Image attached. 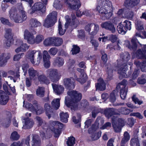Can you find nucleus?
Segmentation results:
<instances>
[{"instance_id": "f704fd0d", "label": "nucleus", "mask_w": 146, "mask_h": 146, "mask_svg": "<svg viewBox=\"0 0 146 146\" xmlns=\"http://www.w3.org/2000/svg\"><path fill=\"white\" fill-rule=\"evenodd\" d=\"M130 139V136L129 133L127 131L124 132L123 134V137L122 139L121 144H125Z\"/></svg>"}, {"instance_id": "473e14b6", "label": "nucleus", "mask_w": 146, "mask_h": 146, "mask_svg": "<svg viewBox=\"0 0 146 146\" xmlns=\"http://www.w3.org/2000/svg\"><path fill=\"white\" fill-rule=\"evenodd\" d=\"M64 63L63 59L60 57L56 58L54 60L53 64L54 66H57L59 67L62 66Z\"/></svg>"}, {"instance_id": "cd10ccee", "label": "nucleus", "mask_w": 146, "mask_h": 146, "mask_svg": "<svg viewBox=\"0 0 146 146\" xmlns=\"http://www.w3.org/2000/svg\"><path fill=\"white\" fill-rule=\"evenodd\" d=\"M52 46H59L63 43V40L60 38L58 37H52Z\"/></svg>"}, {"instance_id": "2f4dec72", "label": "nucleus", "mask_w": 146, "mask_h": 146, "mask_svg": "<svg viewBox=\"0 0 146 146\" xmlns=\"http://www.w3.org/2000/svg\"><path fill=\"white\" fill-rule=\"evenodd\" d=\"M15 45L17 46H19L21 48H24V52H25L29 48V46L26 44L23 43V42L20 40H17L16 41Z\"/></svg>"}, {"instance_id": "dca6fc26", "label": "nucleus", "mask_w": 146, "mask_h": 146, "mask_svg": "<svg viewBox=\"0 0 146 146\" xmlns=\"http://www.w3.org/2000/svg\"><path fill=\"white\" fill-rule=\"evenodd\" d=\"M5 36L7 40L6 45L8 47H9L13 41V36L11 33V30L10 29H7L5 30Z\"/></svg>"}, {"instance_id": "393cba45", "label": "nucleus", "mask_w": 146, "mask_h": 146, "mask_svg": "<svg viewBox=\"0 0 146 146\" xmlns=\"http://www.w3.org/2000/svg\"><path fill=\"white\" fill-rule=\"evenodd\" d=\"M74 77L76 80L81 84L85 83L87 78L86 75L85 73L79 75H74Z\"/></svg>"}, {"instance_id": "9b49d317", "label": "nucleus", "mask_w": 146, "mask_h": 146, "mask_svg": "<svg viewBox=\"0 0 146 146\" xmlns=\"http://www.w3.org/2000/svg\"><path fill=\"white\" fill-rule=\"evenodd\" d=\"M36 32L34 31L33 33L29 32L28 30H26L24 32V38L26 40L28 43L31 44L35 43V38L33 35L35 34Z\"/></svg>"}, {"instance_id": "72a5a7b5", "label": "nucleus", "mask_w": 146, "mask_h": 146, "mask_svg": "<svg viewBox=\"0 0 146 146\" xmlns=\"http://www.w3.org/2000/svg\"><path fill=\"white\" fill-rule=\"evenodd\" d=\"M120 57L123 61L127 62L130 58V55L127 52L122 53L120 54Z\"/></svg>"}, {"instance_id": "8fccbe9b", "label": "nucleus", "mask_w": 146, "mask_h": 146, "mask_svg": "<svg viewBox=\"0 0 146 146\" xmlns=\"http://www.w3.org/2000/svg\"><path fill=\"white\" fill-rule=\"evenodd\" d=\"M137 53V58L146 59V50H143V52L140 50H138Z\"/></svg>"}, {"instance_id": "ddd939ff", "label": "nucleus", "mask_w": 146, "mask_h": 146, "mask_svg": "<svg viewBox=\"0 0 146 146\" xmlns=\"http://www.w3.org/2000/svg\"><path fill=\"white\" fill-rule=\"evenodd\" d=\"M50 56L46 50H44L43 52V60L44 65L46 68H49L50 65V62L49 60Z\"/></svg>"}, {"instance_id": "f03ea898", "label": "nucleus", "mask_w": 146, "mask_h": 146, "mask_svg": "<svg viewBox=\"0 0 146 146\" xmlns=\"http://www.w3.org/2000/svg\"><path fill=\"white\" fill-rule=\"evenodd\" d=\"M9 15L10 19H13L15 22L17 23H22L27 18L24 10L18 11L15 7L11 8L9 11Z\"/></svg>"}, {"instance_id": "052dcab7", "label": "nucleus", "mask_w": 146, "mask_h": 146, "mask_svg": "<svg viewBox=\"0 0 146 146\" xmlns=\"http://www.w3.org/2000/svg\"><path fill=\"white\" fill-rule=\"evenodd\" d=\"M8 114L9 115V118L8 120L6 121L3 124V126L5 127H8L10 124L11 122V113L9 112H7Z\"/></svg>"}, {"instance_id": "9d476101", "label": "nucleus", "mask_w": 146, "mask_h": 146, "mask_svg": "<svg viewBox=\"0 0 146 146\" xmlns=\"http://www.w3.org/2000/svg\"><path fill=\"white\" fill-rule=\"evenodd\" d=\"M66 1L67 6L72 9L77 10L81 5L79 0H66Z\"/></svg>"}, {"instance_id": "a19ab883", "label": "nucleus", "mask_w": 146, "mask_h": 146, "mask_svg": "<svg viewBox=\"0 0 146 146\" xmlns=\"http://www.w3.org/2000/svg\"><path fill=\"white\" fill-rule=\"evenodd\" d=\"M45 89L43 87H39L36 91V95L40 97H42L44 96Z\"/></svg>"}, {"instance_id": "f3484780", "label": "nucleus", "mask_w": 146, "mask_h": 146, "mask_svg": "<svg viewBox=\"0 0 146 146\" xmlns=\"http://www.w3.org/2000/svg\"><path fill=\"white\" fill-rule=\"evenodd\" d=\"M32 8L34 11H40L42 13H44L46 11V7L41 2L35 3Z\"/></svg>"}, {"instance_id": "0e129e2a", "label": "nucleus", "mask_w": 146, "mask_h": 146, "mask_svg": "<svg viewBox=\"0 0 146 146\" xmlns=\"http://www.w3.org/2000/svg\"><path fill=\"white\" fill-rule=\"evenodd\" d=\"M93 23H91L90 24H88L86 25L85 27V30L90 34L92 31V28L93 27Z\"/></svg>"}, {"instance_id": "4468645a", "label": "nucleus", "mask_w": 146, "mask_h": 146, "mask_svg": "<svg viewBox=\"0 0 146 146\" xmlns=\"http://www.w3.org/2000/svg\"><path fill=\"white\" fill-rule=\"evenodd\" d=\"M64 84L65 88L69 89H74L75 86L74 80L71 78L64 79Z\"/></svg>"}, {"instance_id": "4d7b16f0", "label": "nucleus", "mask_w": 146, "mask_h": 146, "mask_svg": "<svg viewBox=\"0 0 146 146\" xmlns=\"http://www.w3.org/2000/svg\"><path fill=\"white\" fill-rule=\"evenodd\" d=\"M19 137V135L16 131L13 132L11 135L10 138L11 139L15 140H18Z\"/></svg>"}, {"instance_id": "58836bf2", "label": "nucleus", "mask_w": 146, "mask_h": 146, "mask_svg": "<svg viewBox=\"0 0 146 146\" xmlns=\"http://www.w3.org/2000/svg\"><path fill=\"white\" fill-rule=\"evenodd\" d=\"M117 29L119 33L122 34H125L127 31L126 29L125 28L124 26L121 25V23H119L117 26Z\"/></svg>"}, {"instance_id": "e433bc0d", "label": "nucleus", "mask_w": 146, "mask_h": 146, "mask_svg": "<svg viewBox=\"0 0 146 146\" xmlns=\"http://www.w3.org/2000/svg\"><path fill=\"white\" fill-rule=\"evenodd\" d=\"M60 120L62 122L65 123H67L68 122V118L69 116L67 113L62 112L60 113Z\"/></svg>"}, {"instance_id": "1a4fd4ad", "label": "nucleus", "mask_w": 146, "mask_h": 146, "mask_svg": "<svg viewBox=\"0 0 146 146\" xmlns=\"http://www.w3.org/2000/svg\"><path fill=\"white\" fill-rule=\"evenodd\" d=\"M47 77L49 78L53 82L59 79L58 70L54 69H49L46 72Z\"/></svg>"}, {"instance_id": "69168bd1", "label": "nucleus", "mask_w": 146, "mask_h": 146, "mask_svg": "<svg viewBox=\"0 0 146 146\" xmlns=\"http://www.w3.org/2000/svg\"><path fill=\"white\" fill-rule=\"evenodd\" d=\"M137 78V71H135L132 75L131 79L129 81V83L133 84V80H136Z\"/></svg>"}, {"instance_id": "603ef678", "label": "nucleus", "mask_w": 146, "mask_h": 146, "mask_svg": "<svg viewBox=\"0 0 146 146\" xmlns=\"http://www.w3.org/2000/svg\"><path fill=\"white\" fill-rule=\"evenodd\" d=\"M126 29L127 31V30H130L131 28V24L130 22L127 20H126L123 22V25Z\"/></svg>"}, {"instance_id": "5701e85b", "label": "nucleus", "mask_w": 146, "mask_h": 146, "mask_svg": "<svg viewBox=\"0 0 146 146\" xmlns=\"http://www.w3.org/2000/svg\"><path fill=\"white\" fill-rule=\"evenodd\" d=\"M98 83L96 84V89L100 91L104 90L106 89V85L102 79L100 78L98 80Z\"/></svg>"}, {"instance_id": "13d9d810", "label": "nucleus", "mask_w": 146, "mask_h": 146, "mask_svg": "<svg viewBox=\"0 0 146 146\" xmlns=\"http://www.w3.org/2000/svg\"><path fill=\"white\" fill-rule=\"evenodd\" d=\"M24 54L23 53L21 54H17L15 55L13 58V60L14 61H18L22 58Z\"/></svg>"}, {"instance_id": "f8f14e48", "label": "nucleus", "mask_w": 146, "mask_h": 146, "mask_svg": "<svg viewBox=\"0 0 146 146\" xmlns=\"http://www.w3.org/2000/svg\"><path fill=\"white\" fill-rule=\"evenodd\" d=\"M137 33H136L135 36L133 37L131 40V43L129 41H126L125 45L126 46L130 49L133 50L136 49L137 48Z\"/></svg>"}, {"instance_id": "bf43d9fd", "label": "nucleus", "mask_w": 146, "mask_h": 146, "mask_svg": "<svg viewBox=\"0 0 146 146\" xmlns=\"http://www.w3.org/2000/svg\"><path fill=\"white\" fill-rule=\"evenodd\" d=\"M58 51L57 49L55 47H52L50 49L48 50L49 53L53 55H55Z\"/></svg>"}, {"instance_id": "c9c22d12", "label": "nucleus", "mask_w": 146, "mask_h": 146, "mask_svg": "<svg viewBox=\"0 0 146 146\" xmlns=\"http://www.w3.org/2000/svg\"><path fill=\"white\" fill-rule=\"evenodd\" d=\"M116 111V110L113 108H110L106 110L105 111V114L106 116L109 118L112 115L117 114L115 112Z\"/></svg>"}, {"instance_id": "0eeeda50", "label": "nucleus", "mask_w": 146, "mask_h": 146, "mask_svg": "<svg viewBox=\"0 0 146 146\" xmlns=\"http://www.w3.org/2000/svg\"><path fill=\"white\" fill-rule=\"evenodd\" d=\"M30 140L29 136L25 140V144L28 146H39L41 144V141L39 136L37 135H35L33 136L31 142L29 143Z\"/></svg>"}, {"instance_id": "09e8293b", "label": "nucleus", "mask_w": 146, "mask_h": 146, "mask_svg": "<svg viewBox=\"0 0 146 146\" xmlns=\"http://www.w3.org/2000/svg\"><path fill=\"white\" fill-rule=\"evenodd\" d=\"M45 109L46 111V114L49 119L51 117V114L49 113L51 112L50 107L48 104H46L44 105Z\"/></svg>"}, {"instance_id": "a878e982", "label": "nucleus", "mask_w": 146, "mask_h": 146, "mask_svg": "<svg viewBox=\"0 0 146 146\" xmlns=\"http://www.w3.org/2000/svg\"><path fill=\"white\" fill-rule=\"evenodd\" d=\"M52 85L54 91L57 94L59 95L63 92L64 88L62 86H58L55 84H52Z\"/></svg>"}, {"instance_id": "864d4df0", "label": "nucleus", "mask_w": 146, "mask_h": 146, "mask_svg": "<svg viewBox=\"0 0 146 146\" xmlns=\"http://www.w3.org/2000/svg\"><path fill=\"white\" fill-rule=\"evenodd\" d=\"M52 37L47 38L44 41V44L46 46H48L52 45Z\"/></svg>"}, {"instance_id": "ea45409f", "label": "nucleus", "mask_w": 146, "mask_h": 146, "mask_svg": "<svg viewBox=\"0 0 146 146\" xmlns=\"http://www.w3.org/2000/svg\"><path fill=\"white\" fill-rule=\"evenodd\" d=\"M60 99L57 98L55 100H54L51 103L52 106L54 109L56 110L58 109L60 105Z\"/></svg>"}, {"instance_id": "20e7f679", "label": "nucleus", "mask_w": 146, "mask_h": 146, "mask_svg": "<svg viewBox=\"0 0 146 146\" xmlns=\"http://www.w3.org/2000/svg\"><path fill=\"white\" fill-rule=\"evenodd\" d=\"M57 16V13L56 11L52 12L47 16L45 20L44 26L47 28L53 26L56 22Z\"/></svg>"}, {"instance_id": "423d86ee", "label": "nucleus", "mask_w": 146, "mask_h": 146, "mask_svg": "<svg viewBox=\"0 0 146 146\" xmlns=\"http://www.w3.org/2000/svg\"><path fill=\"white\" fill-rule=\"evenodd\" d=\"M127 82L126 80H123L116 87L117 89H120V97L123 100H124L126 98L127 91V88L126 86Z\"/></svg>"}, {"instance_id": "6ab92c4d", "label": "nucleus", "mask_w": 146, "mask_h": 146, "mask_svg": "<svg viewBox=\"0 0 146 146\" xmlns=\"http://www.w3.org/2000/svg\"><path fill=\"white\" fill-rule=\"evenodd\" d=\"M9 100V97L7 94L2 90H0V104L5 105Z\"/></svg>"}, {"instance_id": "412c9836", "label": "nucleus", "mask_w": 146, "mask_h": 146, "mask_svg": "<svg viewBox=\"0 0 146 146\" xmlns=\"http://www.w3.org/2000/svg\"><path fill=\"white\" fill-rule=\"evenodd\" d=\"M37 76L36 81H35V82L38 81L40 82V83L41 84L45 83L47 84L49 83V80L47 78V76L46 77L44 74L42 73L40 75H39L38 74Z\"/></svg>"}, {"instance_id": "79ce46f5", "label": "nucleus", "mask_w": 146, "mask_h": 146, "mask_svg": "<svg viewBox=\"0 0 146 146\" xmlns=\"http://www.w3.org/2000/svg\"><path fill=\"white\" fill-rule=\"evenodd\" d=\"M117 94V90H113L110 95L109 99L110 101L112 102H114L116 100V96Z\"/></svg>"}, {"instance_id": "774afa93", "label": "nucleus", "mask_w": 146, "mask_h": 146, "mask_svg": "<svg viewBox=\"0 0 146 146\" xmlns=\"http://www.w3.org/2000/svg\"><path fill=\"white\" fill-rule=\"evenodd\" d=\"M139 65L140 67L141 70L142 71H146V63H143V64L141 63L139 64V63L137 62V66Z\"/></svg>"}, {"instance_id": "bb28decb", "label": "nucleus", "mask_w": 146, "mask_h": 146, "mask_svg": "<svg viewBox=\"0 0 146 146\" xmlns=\"http://www.w3.org/2000/svg\"><path fill=\"white\" fill-rule=\"evenodd\" d=\"M34 124V122L32 119L27 118L25 120V124L23 125L22 128L24 129L30 128L33 126Z\"/></svg>"}, {"instance_id": "7c9ffc66", "label": "nucleus", "mask_w": 146, "mask_h": 146, "mask_svg": "<svg viewBox=\"0 0 146 146\" xmlns=\"http://www.w3.org/2000/svg\"><path fill=\"white\" fill-rule=\"evenodd\" d=\"M29 23L32 27H36L41 25V23L36 19H31L30 20Z\"/></svg>"}, {"instance_id": "338daca9", "label": "nucleus", "mask_w": 146, "mask_h": 146, "mask_svg": "<svg viewBox=\"0 0 146 146\" xmlns=\"http://www.w3.org/2000/svg\"><path fill=\"white\" fill-rule=\"evenodd\" d=\"M131 146H137V139L135 138H132L130 141Z\"/></svg>"}, {"instance_id": "6e6552de", "label": "nucleus", "mask_w": 146, "mask_h": 146, "mask_svg": "<svg viewBox=\"0 0 146 146\" xmlns=\"http://www.w3.org/2000/svg\"><path fill=\"white\" fill-rule=\"evenodd\" d=\"M36 53L38 54L37 63L36 64H39L42 58V54L40 51L33 50L28 51L27 52V58L30 59L31 62L33 64H35L34 61V55Z\"/></svg>"}, {"instance_id": "4c0bfd02", "label": "nucleus", "mask_w": 146, "mask_h": 146, "mask_svg": "<svg viewBox=\"0 0 146 146\" xmlns=\"http://www.w3.org/2000/svg\"><path fill=\"white\" fill-rule=\"evenodd\" d=\"M93 25L90 35H96L98 32L99 30V26L98 24L94 23H93Z\"/></svg>"}, {"instance_id": "37998d69", "label": "nucleus", "mask_w": 146, "mask_h": 146, "mask_svg": "<svg viewBox=\"0 0 146 146\" xmlns=\"http://www.w3.org/2000/svg\"><path fill=\"white\" fill-rule=\"evenodd\" d=\"M113 122H112V126L115 131L116 132H119L121 130V128L122 127L117 123H115L114 121L112 119Z\"/></svg>"}, {"instance_id": "6e6d98bb", "label": "nucleus", "mask_w": 146, "mask_h": 146, "mask_svg": "<svg viewBox=\"0 0 146 146\" xmlns=\"http://www.w3.org/2000/svg\"><path fill=\"white\" fill-rule=\"evenodd\" d=\"M75 138L73 137H70L68 138L67 141L68 146H73L75 144Z\"/></svg>"}, {"instance_id": "c85d7f7f", "label": "nucleus", "mask_w": 146, "mask_h": 146, "mask_svg": "<svg viewBox=\"0 0 146 146\" xmlns=\"http://www.w3.org/2000/svg\"><path fill=\"white\" fill-rule=\"evenodd\" d=\"M137 0H125V1L123 5L126 7H133L136 4Z\"/></svg>"}, {"instance_id": "49530a36", "label": "nucleus", "mask_w": 146, "mask_h": 146, "mask_svg": "<svg viewBox=\"0 0 146 146\" xmlns=\"http://www.w3.org/2000/svg\"><path fill=\"white\" fill-rule=\"evenodd\" d=\"M102 132L100 131L93 133L92 136V140H95L98 139L101 137Z\"/></svg>"}, {"instance_id": "680f3d73", "label": "nucleus", "mask_w": 146, "mask_h": 146, "mask_svg": "<svg viewBox=\"0 0 146 146\" xmlns=\"http://www.w3.org/2000/svg\"><path fill=\"white\" fill-rule=\"evenodd\" d=\"M59 34L61 35H63L65 32L66 29H63L62 27L60 22H59L58 26Z\"/></svg>"}, {"instance_id": "39448f33", "label": "nucleus", "mask_w": 146, "mask_h": 146, "mask_svg": "<svg viewBox=\"0 0 146 146\" xmlns=\"http://www.w3.org/2000/svg\"><path fill=\"white\" fill-rule=\"evenodd\" d=\"M49 127L51 130L53 131L55 134V137H58L60 133L59 129L63 127V124L57 121H50L49 122Z\"/></svg>"}, {"instance_id": "7ed1b4c3", "label": "nucleus", "mask_w": 146, "mask_h": 146, "mask_svg": "<svg viewBox=\"0 0 146 146\" xmlns=\"http://www.w3.org/2000/svg\"><path fill=\"white\" fill-rule=\"evenodd\" d=\"M106 0H102L99 3L100 5L97 7L96 9L101 14V15L104 17L106 19H108L111 16V13L108 10V8H104V6L106 3Z\"/></svg>"}, {"instance_id": "3c124183", "label": "nucleus", "mask_w": 146, "mask_h": 146, "mask_svg": "<svg viewBox=\"0 0 146 146\" xmlns=\"http://www.w3.org/2000/svg\"><path fill=\"white\" fill-rule=\"evenodd\" d=\"M0 20L1 23L4 25H7L10 26H12L13 25V24L9 22L8 19H6L4 17H1L0 18Z\"/></svg>"}, {"instance_id": "f257e3e1", "label": "nucleus", "mask_w": 146, "mask_h": 146, "mask_svg": "<svg viewBox=\"0 0 146 146\" xmlns=\"http://www.w3.org/2000/svg\"><path fill=\"white\" fill-rule=\"evenodd\" d=\"M68 95L70 96L69 100L68 98H65V104L68 107L72 106L73 107L76 108L77 106V103L80 101L82 97L81 94L78 92L76 91H69L67 92Z\"/></svg>"}, {"instance_id": "e2e57ef3", "label": "nucleus", "mask_w": 146, "mask_h": 146, "mask_svg": "<svg viewBox=\"0 0 146 146\" xmlns=\"http://www.w3.org/2000/svg\"><path fill=\"white\" fill-rule=\"evenodd\" d=\"M53 6L56 9H59L61 8L62 5L60 1L58 0H55Z\"/></svg>"}, {"instance_id": "a211bd4d", "label": "nucleus", "mask_w": 146, "mask_h": 146, "mask_svg": "<svg viewBox=\"0 0 146 146\" xmlns=\"http://www.w3.org/2000/svg\"><path fill=\"white\" fill-rule=\"evenodd\" d=\"M11 57L9 54L3 53L0 55V66H3L7 63Z\"/></svg>"}, {"instance_id": "c03bdc74", "label": "nucleus", "mask_w": 146, "mask_h": 146, "mask_svg": "<svg viewBox=\"0 0 146 146\" xmlns=\"http://www.w3.org/2000/svg\"><path fill=\"white\" fill-rule=\"evenodd\" d=\"M33 107L35 108L36 113L37 115L42 113L43 112V108H42L39 105L36 103L35 104H33Z\"/></svg>"}, {"instance_id": "2eb2a0df", "label": "nucleus", "mask_w": 146, "mask_h": 146, "mask_svg": "<svg viewBox=\"0 0 146 146\" xmlns=\"http://www.w3.org/2000/svg\"><path fill=\"white\" fill-rule=\"evenodd\" d=\"M101 27L103 28L111 31L112 33L115 32V29L114 25L110 22H106L101 24Z\"/></svg>"}, {"instance_id": "b1692460", "label": "nucleus", "mask_w": 146, "mask_h": 146, "mask_svg": "<svg viewBox=\"0 0 146 146\" xmlns=\"http://www.w3.org/2000/svg\"><path fill=\"white\" fill-rule=\"evenodd\" d=\"M71 16L72 17L71 21L70 19L69 18L68 16H66L65 17V18L67 21L68 22H71V25H74L75 27H76L79 24V21L77 19H76V16L74 14H72Z\"/></svg>"}, {"instance_id": "c756f323", "label": "nucleus", "mask_w": 146, "mask_h": 146, "mask_svg": "<svg viewBox=\"0 0 146 146\" xmlns=\"http://www.w3.org/2000/svg\"><path fill=\"white\" fill-rule=\"evenodd\" d=\"M143 35L146 38V32L144 31V28L143 26L140 25L137 28V37L143 38Z\"/></svg>"}, {"instance_id": "4be33fe9", "label": "nucleus", "mask_w": 146, "mask_h": 146, "mask_svg": "<svg viewBox=\"0 0 146 146\" xmlns=\"http://www.w3.org/2000/svg\"><path fill=\"white\" fill-rule=\"evenodd\" d=\"M124 66L123 67V66L121 67L118 71V73L119 74V78L120 79L128 77L126 73L127 70V66L126 64H125Z\"/></svg>"}, {"instance_id": "a18cd8bd", "label": "nucleus", "mask_w": 146, "mask_h": 146, "mask_svg": "<svg viewBox=\"0 0 146 146\" xmlns=\"http://www.w3.org/2000/svg\"><path fill=\"white\" fill-rule=\"evenodd\" d=\"M119 112L121 114L125 115L128 114L131 111L129 109L124 107H121L119 110Z\"/></svg>"}, {"instance_id": "de8ad7c7", "label": "nucleus", "mask_w": 146, "mask_h": 146, "mask_svg": "<svg viewBox=\"0 0 146 146\" xmlns=\"http://www.w3.org/2000/svg\"><path fill=\"white\" fill-rule=\"evenodd\" d=\"M44 39V36L42 35H38L35 38V42L36 44H38L42 41Z\"/></svg>"}, {"instance_id": "5fc2aeb1", "label": "nucleus", "mask_w": 146, "mask_h": 146, "mask_svg": "<svg viewBox=\"0 0 146 146\" xmlns=\"http://www.w3.org/2000/svg\"><path fill=\"white\" fill-rule=\"evenodd\" d=\"M80 51V48L78 46L75 45L73 46V48L71 50L72 54H76L78 53Z\"/></svg>"}, {"instance_id": "aec40b11", "label": "nucleus", "mask_w": 146, "mask_h": 146, "mask_svg": "<svg viewBox=\"0 0 146 146\" xmlns=\"http://www.w3.org/2000/svg\"><path fill=\"white\" fill-rule=\"evenodd\" d=\"M28 72L30 79L34 80V82L35 81H36L37 76L38 74V72L34 70L33 68H31L29 69Z\"/></svg>"}]
</instances>
